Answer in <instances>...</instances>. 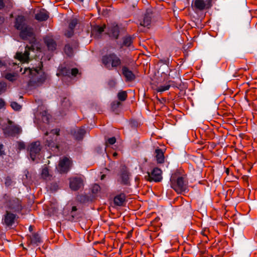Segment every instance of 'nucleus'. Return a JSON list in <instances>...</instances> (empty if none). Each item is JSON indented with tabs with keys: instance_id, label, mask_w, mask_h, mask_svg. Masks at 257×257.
<instances>
[{
	"instance_id": "obj_49",
	"label": "nucleus",
	"mask_w": 257,
	"mask_h": 257,
	"mask_svg": "<svg viewBox=\"0 0 257 257\" xmlns=\"http://www.w3.org/2000/svg\"><path fill=\"white\" fill-rule=\"evenodd\" d=\"M161 61L162 63H163L165 64H166V65H168L169 63V59L168 58L166 59L161 60Z\"/></svg>"
},
{
	"instance_id": "obj_51",
	"label": "nucleus",
	"mask_w": 257,
	"mask_h": 257,
	"mask_svg": "<svg viewBox=\"0 0 257 257\" xmlns=\"http://www.w3.org/2000/svg\"><path fill=\"white\" fill-rule=\"evenodd\" d=\"M229 169L228 168H226L225 169V173L227 175H229Z\"/></svg>"
},
{
	"instance_id": "obj_20",
	"label": "nucleus",
	"mask_w": 257,
	"mask_h": 257,
	"mask_svg": "<svg viewBox=\"0 0 257 257\" xmlns=\"http://www.w3.org/2000/svg\"><path fill=\"white\" fill-rule=\"evenodd\" d=\"M119 34L118 28L117 26H114L111 28L109 35L115 39L117 38Z\"/></svg>"
},
{
	"instance_id": "obj_34",
	"label": "nucleus",
	"mask_w": 257,
	"mask_h": 257,
	"mask_svg": "<svg viewBox=\"0 0 257 257\" xmlns=\"http://www.w3.org/2000/svg\"><path fill=\"white\" fill-rule=\"evenodd\" d=\"M77 24V20L76 19H73L71 21L69 25V29L70 30H73Z\"/></svg>"
},
{
	"instance_id": "obj_39",
	"label": "nucleus",
	"mask_w": 257,
	"mask_h": 257,
	"mask_svg": "<svg viewBox=\"0 0 257 257\" xmlns=\"http://www.w3.org/2000/svg\"><path fill=\"white\" fill-rule=\"evenodd\" d=\"M147 180L150 182H160L162 181V178H146Z\"/></svg>"
},
{
	"instance_id": "obj_52",
	"label": "nucleus",
	"mask_w": 257,
	"mask_h": 257,
	"mask_svg": "<svg viewBox=\"0 0 257 257\" xmlns=\"http://www.w3.org/2000/svg\"><path fill=\"white\" fill-rule=\"evenodd\" d=\"M129 46H130V49H134V47H132V46H131V40L130 38V44H129Z\"/></svg>"
},
{
	"instance_id": "obj_58",
	"label": "nucleus",
	"mask_w": 257,
	"mask_h": 257,
	"mask_svg": "<svg viewBox=\"0 0 257 257\" xmlns=\"http://www.w3.org/2000/svg\"><path fill=\"white\" fill-rule=\"evenodd\" d=\"M147 177H151V176H150V174H149V173H148V176H147Z\"/></svg>"
},
{
	"instance_id": "obj_55",
	"label": "nucleus",
	"mask_w": 257,
	"mask_h": 257,
	"mask_svg": "<svg viewBox=\"0 0 257 257\" xmlns=\"http://www.w3.org/2000/svg\"><path fill=\"white\" fill-rule=\"evenodd\" d=\"M131 64V65L132 66V65H133L135 64V63H134V61H133V62H130V65Z\"/></svg>"
},
{
	"instance_id": "obj_29",
	"label": "nucleus",
	"mask_w": 257,
	"mask_h": 257,
	"mask_svg": "<svg viewBox=\"0 0 257 257\" xmlns=\"http://www.w3.org/2000/svg\"><path fill=\"white\" fill-rule=\"evenodd\" d=\"M17 76L16 73H8L5 75V77L10 81H14L16 80Z\"/></svg>"
},
{
	"instance_id": "obj_18",
	"label": "nucleus",
	"mask_w": 257,
	"mask_h": 257,
	"mask_svg": "<svg viewBox=\"0 0 257 257\" xmlns=\"http://www.w3.org/2000/svg\"><path fill=\"white\" fill-rule=\"evenodd\" d=\"M45 42L49 50L53 51L55 49L56 44L52 39L49 37H46L45 39Z\"/></svg>"
},
{
	"instance_id": "obj_3",
	"label": "nucleus",
	"mask_w": 257,
	"mask_h": 257,
	"mask_svg": "<svg viewBox=\"0 0 257 257\" xmlns=\"http://www.w3.org/2000/svg\"><path fill=\"white\" fill-rule=\"evenodd\" d=\"M7 206L8 209L6 210V214L4 217V222L7 225L11 226L14 223L16 215L14 213H11L10 212L11 211L19 212L21 210L22 206L18 199H13L7 203Z\"/></svg>"
},
{
	"instance_id": "obj_40",
	"label": "nucleus",
	"mask_w": 257,
	"mask_h": 257,
	"mask_svg": "<svg viewBox=\"0 0 257 257\" xmlns=\"http://www.w3.org/2000/svg\"><path fill=\"white\" fill-rule=\"evenodd\" d=\"M122 72L125 77L126 81H128V69L127 67H123L122 68Z\"/></svg>"
},
{
	"instance_id": "obj_42",
	"label": "nucleus",
	"mask_w": 257,
	"mask_h": 257,
	"mask_svg": "<svg viewBox=\"0 0 257 257\" xmlns=\"http://www.w3.org/2000/svg\"><path fill=\"white\" fill-rule=\"evenodd\" d=\"M65 34L67 37H71L73 34V30H71L69 29V30L66 32Z\"/></svg>"
},
{
	"instance_id": "obj_56",
	"label": "nucleus",
	"mask_w": 257,
	"mask_h": 257,
	"mask_svg": "<svg viewBox=\"0 0 257 257\" xmlns=\"http://www.w3.org/2000/svg\"><path fill=\"white\" fill-rule=\"evenodd\" d=\"M230 178H225V179H227V181H230L231 180H229Z\"/></svg>"
},
{
	"instance_id": "obj_38",
	"label": "nucleus",
	"mask_w": 257,
	"mask_h": 257,
	"mask_svg": "<svg viewBox=\"0 0 257 257\" xmlns=\"http://www.w3.org/2000/svg\"><path fill=\"white\" fill-rule=\"evenodd\" d=\"M7 67V63L4 60H0V71H4V69Z\"/></svg>"
},
{
	"instance_id": "obj_61",
	"label": "nucleus",
	"mask_w": 257,
	"mask_h": 257,
	"mask_svg": "<svg viewBox=\"0 0 257 257\" xmlns=\"http://www.w3.org/2000/svg\"><path fill=\"white\" fill-rule=\"evenodd\" d=\"M116 104H117V105H118L119 104V102H117Z\"/></svg>"
},
{
	"instance_id": "obj_64",
	"label": "nucleus",
	"mask_w": 257,
	"mask_h": 257,
	"mask_svg": "<svg viewBox=\"0 0 257 257\" xmlns=\"http://www.w3.org/2000/svg\"><path fill=\"white\" fill-rule=\"evenodd\" d=\"M80 2H83L84 0H80Z\"/></svg>"
},
{
	"instance_id": "obj_53",
	"label": "nucleus",
	"mask_w": 257,
	"mask_h": 257,
	"mask_svg": "<svg viewBox=\"0 0 257 257\" xmlns=\"http://www.w3.org/2000/svg\"><path fill=\"white\" fill-rule=\"evenodd\" d=\"M137 6V3L135 2L134 3L133 5H132V7L134 8H135Z\"/></svg>"
},
{
	"instance_id": "obj_50",
	"label": "nucleus",
	"mask_w": 257,
	"mask_h": 257,
	"mask_svg": "<svg viewBox=\"0 0 257 257\" xmlns=\"http://www.w3.org/2000/svg\"><path fill=\"white\" fill-rule=\"evenodd\" d=\"M3 147L2 145H0V156H1L4 152V151L3 150Z\"/></svg>"
},
{
	"instance_id": "obj_1",
	"label": "nucleus",
	"mask_w": 257,
	"mask_h": 257,
	"mask_svg": "<svg viewBox=\"0 0 257 257\" xmlns=\"http://www.w3.org/2000/svg\"><path fill=\"white\" fill-rule=\"evenodd\" d=\"M15 27L18 30H21L20 36L23 40H29L31 46H27L24 53L18 52L15 58L22 62H28L29 59L30 51H39L40 47L39 44L36 43V40L34 37L33 29L27 25V20L23 16H18L16 18Z\"/></svg>"
},
{
	"instance_id": "obj_57",
	"label": "nucleus",
	"mask_w": 257,
	"mask_h": 257,
	"mask_svg": "<svg viewBox=\"0 0 257 257\" xmlns=\"http://www.w3.org/2000/svg\"><path fill=\"white\" fill-rule=\"evenodd\" d=\"M13 64L14 65V66H17V65L15 64V63H13Z\"/></svg>"
},
{
	"instance_id": "obj_32",
	"label": "nucleus",
	"mask_w": 257,
	"mask_h": 257,
	"mask_svg": "<svg viewBox=\"0 0 257 257\" xmlns=\"http://www.w3.org/2000/svg\"><path fill=\"white\" fill-rule=\"evenodd\" d=\"M116 142V139L115 137H111L107 139L105 142L106 148H107L109 145H112Z\"/></svg>"
},
{
	"instance_id": "obj_2",
	"label": "nucleus",
	"mask_w": 257,
	"mask_h": 257,
	"mask_svg": "<svg viewBox=\"0 0 257 257\" xmlns=\"http://www.w3.org/2000/svg\"><path fill=\"white\" fill-rule=\"evenodd\" d=\"M25 76L28 78V84L29 86L38 85L46 79L45 74L42 71L41 68H25L23 72Z\"/></svg>"
},
{
	"instance_id": "obj_26",
	"label": "nucleus",
	"mask_w": 257,
	"mask_h": 257,
	"mask_svg": "<svg viewBox=\"0 0 257 257\" xmlns=\"http://www.w3.org/2000/svg\"><path fill=\"white\" fill-rule=\"evenodd\" d=\"M127 96V92L125 91H122L119 92L117 94L118 98L120 101L125 100Z\"/></svg>"
},
{
	"instance_id": "obj_22",
	"label": "nucleus",
	"mask_w": 257,
	"mask_h": 257,
	"mask_svg": "<svg viewBox=\"0 0 257 257\" xmlns=\"http://www.w3.org/2000/svg\"><path fill=\"white\" fill-rule=\"evenodd\" d=\"M31 242L33 244H38L41 242V238L38 234H33L30 238Z\"/></svg>"
},
{
	"instance_id": "obj_44",
	"label": "nucleus",
	"mask_w": 257,
	"mask_h": 257,
	"mask_svg": "<svg viewBox=\"0 0 257 257\" xmlns=\"http://www.w3.org/2000/svg\"><path fill=\"white\" fill-rule=\"evenodd\" d=\"M18 148L21 149H23L25 148V144L23 142H18Z\"/></svg>"
},
{
	"instance_id": "obj_28",
	"label": "nucleus",
	"mask_w": 257,
	"mask_h": 257,
	"mask_svg": "<svg viewBox=\"0 0 257 257\" xmlns=\"http://www.w3.org/2000/svg\"><path fill=\"white\" fill-rule=\"evenodd\" d=\"M50 118V115H49V114H48L47 111H44V112H42V119L44 122L47 123L49 122Z\"/></svg>"
},
{
	"instance_id": "obj_27",
	"label": "nucleus",
	"mask_w": 257,
	"mask_h": 257,
	"mask_svg": "<svg viewBox=\"0 0 257 257\" xmlns=\"http://www.w3.org/2000/svg\"><path fill=\"white\" fill-rule=\"evenodd\" d=\"M170 87V85L167 84L165 85H160L156 88V90L157 92H163L169 89Z\"/></svg>"
},
{
	"instance_id": "obj_13",
	"label": "nucleus",
	"mask_w": 257,
	"mask_h": 257,
	"mask_svg": "<svg viewBox=\"0 0 257 257\" xmlns=\"http://www.w3.org/2000/svg\"><path fill=\"white\" fill-rule=\"evenodd\" d=\"M49 18V13L45 10H40L35 15V19L39 21L47 20Z\"/></svg>"
},
{
	"instance_id": "obj_48",
	"label": "nucleus",
	"mask_w": 257,
	"mask_h": 257,
	"mask_svg": "<svg viewBox=\"0 0 257 257\" xmlns=\"http://www.w3.org/2000/svg\"><path fill=\"white\" fill-rule=\"evenodd\" d=\"M130 96L135 98V90L130 89Z\"/></svg>"
},
{
	"instance_id": "obj_21",
	"label": "nucleus",
	"mask_w": 257,
	"mask_h": 257,
	"mask_svg": "<svg viewBox=\"0 0 257 257\" xmlns=\"http://www.w3.org/2000/svg\"><path fill=\"white\" fill-rule=\"evenodd\" d=\"M70 215L72 217V218H74V216H75L76 215V213H75V212L77 210V208L76 206H72L71 207V208H70V206H69V205H67L65 208L64 209V213H66V211L68 210L69 211V210H70Z\"/></svg>"
},
{
	"instance_id": "obj_16",
	"label": "nucleus",
	"mask_w": 257,
	"mask_h": 257,
	"mask_svg": "<svg viewBox=\"0 0 257 257\" xmlns=\"http://www.w3.org/2000/svg\"><path fill=\"white\" fill-rule=\"evenodd\" d=\"M12 7V0H0V10L10 9Z\"/></svg>"
},
{
	"instance_id": "obj_54",
	"label": "nucleus",
	"mask_w": 257,
	"mask_h": 257,
	"mask_svg": "<svg viewBox=\"0 0 257 257\" xmlns=\"http://www.w3.org/2000/svg\"><path fill=\"white\" fill-rule=\"evenodd\" d=\"M117 155V154L116 153H114L113 154V156L114 157H116Z\"/></svg>"
},
{
	"instance_id": "obj_59",
	"label": "nucleus",
	"mask_w": 257,
	"mask_h": 257,
	"mask_svg": "<svg viewBox=\"0 0 257 257\" xmlns=\"http://www.w3.org/2000/svg\"><path fill=\"white\" fill-rule=\"evenodd\" d=\"M132 230H130V232H129L130 235L131 234V231H132Z\"/></svg>"
},
{
	"instance_id": "obj_10",
	"label": "nucleus",
	"mask_w": 257,
	"mask_h": 257,
	"mask_svg": "<svg viewBox=\"0 0 257 257\" xmlns=\"http://www.w3.org/2000/svg\"><path fill=\"white\" fill-rule=\"evenodd\" d=\"M60 130L56 128L52 130L50 134L52 135L55 137V142L51 140H48L47 139V145L52 150H55V149H59L60 145L57 142V138L59 136Z\"/></svg>"
},
{
	"instance_id": "obj_19",
	"label": "nucleus",
	"mask_w": 257,
	"mask_h": 257,
	"mask_svg": "<svg viewBox=\"0 0 257 257\" xmlns=\"http://www.w3.org/2000/svg\"><path fill=\"white\" fill-rule=\"evenodd\" d=\"M138 76L139 72L136 67L134 66V68H132L131 70H130V81L135 80Z\"/></svg>"
},
{
	"instance_id": "obj_23",
	"label": "nucleus",
	"mask_w": 257,
	"mask_h": 257,
	"mask_svg": "<svg viewBox=\"0 0 257 257\" xmlns=\"http://www.w3.org/2000/svg\"><path fill=\"white\" fill-rule=\"evenodd\" d=\"M62 73L65 75H69L71 74L72 76H75L78 73V70L77 68H73L70 71L68 70L66 72L64 70H62Z\"/></svg>"
},
{
	"instance_id": "obj_35",
	"label": "nucleus",
	"mask_w": 257,
	"mask_h": 257,
	"mask_svg": "<svg viewBox=\"0 0 257 257\" xmlns=\"http://www.w3.org/2000/svg\"><path fill=\"white\" fill-rule=\"evenodd\" d=\"M7 89V84L6 82H0V94L4 93Z\"/></svg>"
},
{
	"instance_id": "obj_33",
	"label": "nucleus",
	"mask_w": 257,
	"mask_h": 257,
	"mask_svg": "<svg viewBox=\"0 0 257 257\" xmlns=\"http://www.w3.org/2000/svg\"><path fill=\"white\" fill-rule=\"evenodd\" d=\"M12 108L15 110H20L21 109V105L18 104L17 102L13 101L11 103Z\"/></svg>"
},
{
	"instance_id": "obj_11",
	"label": "nucleus",
	"mask_w": 257,
	"mask_h": 257,
	"mask_svg": "<svg viewBox=\"0 0 257 257\" xmlns=\"http://www.w3.org/2000/svg\"><path fill=\"white\" fill-rule=\"evenodd\" d=\"M83 181L81 178H71L70 181V187L72 190H77L82 187Z\"/></svg>"
},
{
	"instance_id": "obj_5",
	"label": "nucleus",
	"mask_w": 257,
	"mask_h": 257,
	"mask_svg": "<svg viewBox=\"0 0 257 257\" xmlns=\"http://www.w3.org/2000/svg\"><path fill=\"white\" fill-rule=\"evenodd\" d=\"M171 187L178 193L185 191L186 189L187 183L184 178H170Z\"/></svg>"
},
{
	"instance_id": "obj_31",
	"label": "nucleus",
	"mask_w": 257,
	"mask_h": 257,
	"mask_svg": "<svg viewBox=\"0 0 257 257\" xmlns=\"http://www.w3.org/2000/svg\"><path fill=\"white\" fill-rule=\"evenodd\" d=\"M64 51L68 56H71L73 55V50L69 45H66L65 46Z\"/></svg>"
},
{
	"instance_id": "obj_60",
	"label": "nucleus",
	"mask_w": 257,
	"mask_h": 257,
	"mask_svg": "<svg viewBox=\"0 0 257 257\" xmlns=\"http://www.w3.org/2000/svg\"><path fill=\"white\" fill-rule=\"evenodd\" d=\"M101 177H105V176L104 175H102Z\"/></svg>"
},
{
	"instance_id": "obj_6",
	"label": "nucleus",
	"mask_w": 257,
	"mask_h": 257,
	"mask_svg": "<svg viewBox=\"0 0 257 257\" xmlns=\"http://www.w3.org/2000/svg\"><path fill=\"white\" fill-rule=\"evenodd\" d=\"M4 134L8 136H13L21 133V128L17 125L15 124L13 122L8 120V125L3 128Z\"/></svg>"
},
{
	"instance_id": "obj_8",
	"label": "nucleus",
	"mask_w": 257,
	"mask_h": 257,
	"mask_svg": "<svg viewBox=\"0 0 257 257\" xmlns=\"http://www.w3.org/2000/svg\"><path fill=\"white\" fill-rule=\"evenodd\" d=\"M71 165V161L69 158L64 157L61 158L57 169L60 173H65L69 171Z\"/></svg>"
},
{
	"instance_id": "obj_25",
	"label": "nucleus",
	"mask_w": 257,
	"mask_h": 257,
	"mask_svg": "<svg viewBox=\"0 0 257 257\" xmlns=\"http://www.w3.org/2000/svg\"><path fill=\"white\" fill-rule=\"evenodd\" d=\"M153 177H161L162 174V171L159 168H155L151 172Z\"/></svg>"
},
{
	"instance_id": "obj_30",
	"label": "nucleus",
	"mask_w": 257,
	"mask_h": 257,
	"mask_svg": "<svg viewBox=\"0 0 257 257\" xmlns=\"http://www.w3.org/2000/svg\"><path fill=\"white\" fill-rule=\"evenodd\" d=\"M100 187L98 184H95L92 186L91 191H92V193L94 195H96L98 192H100Z\"/></svg>"
},
{
	"instance_id": "obj_63",
	"label": "nucleus",
	"mask_w": 257,
	"mask_h": 257,
	"mask_svg": "<svg viewBox=\"0 0 257 257\" xmlns=\"http://www.w3.org/2000/svg\"><path fill=\"white\" fill-rule=\"evenodd\" d=\"M22 68H21L20 69V71H22Z\"/></svg>"
},
{
	"instance_id": "obj_41",
	"label": "nucleus",
	"mask_w": 257,
	"mask_h": 257,
	"mask_svg": "<svg viewBox=\"0 0 257 257\" xmlns=\"http://www.w3.org/2000/svg\"><path fill=\"white\" fill-rule=\"evenodd\" d=\"M130 124L131 125L132 127L136 128L138 126L139 123L136 119H132L130 121Z\"/></svg>"
},
{
	"instance_id": "obj_17",
	"label": "nucleus",
	"mask_w": 257,
	"mask_h": 257,
	"mask_svg": "<svg viewBox=\"0 0 257 257\" xmlns=\"http://www.w3.org/2000/svg\"><path fill=\"white\" fill-rule=\"evenodd\" d=\"M114 203L117 206H122L125 201V195L120 194L116 196L114 198Z\"/></svg>"
},
{
	"instance_id": "obj_15",
	"label": "nucleus",
	"mask_w": 257,
	"mask_h": 257,
	"mask_svg": "<svg viewBox=\"0 0 257 257\" xmlns=\"http://www.w3.org/2000/svg\"><path fill=\"white\" fill-rule=\"evenodd\" d=\"M155 158L158 163L162 164L164 162V152L161 149H157L155 150Z\"/></svg>"
},
{
	"instance_id": "obj_4",
	"label": "nucleus",
	"mask_w": 257,
	"mask_h": 257,
	"mask_svg": "<svg viewBox=\"0 0 257 257\" xmlns=\"http://www.w3.org/2000/svg\"><path fill=\"white\" fill-rule=\"evenodd\" d=\"M102 63L108 69L115 67L120 64L119 59L114 54H109L102 57Z\"/></svg>"
},
{
	"instance_id": "obj_7",
	"label": "nucleus",
	"mask_w": 257,
	"mask_h": 257,
	"mask_svg": "<svg viewBox=\"0 0 257 257\" xmlns=\"http://www.w3.org/2000/svg\"><path fill=\"white\" fill-rule=\"evenodd\" d=\"M192 6L194 10L202 11L210 9L212 6V4L210 0H193Z\"/></svg>"
},
{
	"instance_id": "obj_43",
	"label": "nucleus",
	"mask_w": 257,
	"mask_h": 257,
	"mask_svg": "<svg viewBox=\"0 0 257 257\" xmlns=\"http://www.w3.org/2000/svg\"><path fill=\"white\" fill-rule=\"evenodd\" d=\"M12 180L11 179V178H7L6 181H5V184L7 186H9L11 185L12 184Z\"/></svg>"
},
{
	"instance_id": "obj_9",
	"label": "nucleus",
	"mask_w": 257,
	"mask_h": 257,
	"mask_svg": "<svg viewBox=\"0 0 257 257\" xmlns=\"http://www.w3.org/2000/svg\"><path fill=\"white\" fill-rule=\"evenodd\" d=\"M41 150L40 143L38 141L33 142L29 145L28 150L30 152V157L33 161H34L39 155Z\"/></svg>"
},
{
	"instance_id": "obj_12",
	"label": "nucleus",
	"mask_w": 257,
	"mask_h": 257,
	"mask_svg": "<svg viewBox=\"0 0 257 257\" xmlns=\"http://www.w3.org/2000/svg\"><path fill=\"white\" fill-rule=\"evenodd\" d=\"M85 133L84 127L75 128L72 132L75 139L77 140H82Z\"/></svg>"
},
{
	"instance_id": "obj_24",
	"label": "nucleus",
	"mask_w": 257,
	"mask_h": 257,
	"mask_svg": "<svg viewBox=\"0 0 257 257\" xmlns=\"http://www.w3.org/2000/svg\"><path fill=\"white\" fill-rule=\"evenodd\" d=\"M186 174H185L184 171L180 168L178 169H177L174 173L172 174V177H184L185 176Z\"/></svg>"
},
{
	"instance_id": "obj_47",
	"label": "nucleus",
	"mask_w": 257,
	"mask_h": 257,
	"mask_svg": "<svg viewBox=\"0 0 257 257\" xmlns=\"http://www.w3.org/2000/svg\"><path fill=\"white\" fill-rule=\"evenodd\" d=\"M5 105V102L2 99H0V109L3 108Z\"/></svg>"
},
{
	"instance_id": "obj_14",
	"label": "nucleus",
	"mask_w": 257,
	"mask_h": 257,
	"mask_svg": "<svg viewBox=\"0 0 257 257\" xmlns=\"http://www.w3.org/2000/svg\"><path fill=\"white\" fill-rule=\"evenodd\" d=\"M151 15L149 13H147L144 15L143 21H140V24L141 26L144 27L149 28V27L151 25Z\"/></svg>"
},
{
	"instance_id": "obj_36",
	"label": "nucleus",
	"mask_w": 257,
	"mask_h": 257,
	"mask_svg": "<svg viewBox=\"0 0 257 257\" xmlns=\"http://www.w3.org/2000/svg\"><path fill=\"white\" fill-rule=\"evenodd\" d=\"M49 175V174L48 168L46 166L44 167L41 172L42 177H48Z\"/></svg>"
},
{
	"instance_id": "obj_37",
	"label": "nucleus",
	"mask_w": 257,
	"mask_h": 257,
	"mask_svg": "<svg viewBox=\"0 0 257 257\" xmlns=\"http://www.w3.org/2000/svg\"><path fill=\"white\" fill-rule=\"evenodd\" d=\"M105 27V26H104L103 27H99L98 26H96L94 28L93 31H95L100 34L104 31Z\"/></svg>"
},
{
	"instance_id": "obj_45",
	"label": "nucleus",
	"mask_w": 257,
	"mask_h": 257,
	"mask_svg": "<svg viewBox=\"0 0 257 257\" xmlns=\"http://www.w3.org/2000/svg\"><path fill=\"white\" fill-rule=\"evenodd\" d=\"M29 175H32V173H30V172L27 170H25L24 171V174H23V176H25V177H28V176Z\"/></svg>"
},
{
	"instance_id": "obj_46",
	"label": "nucleus",
	"mask_w": 257,
	"mask_h": 257,
	"mask_svg": "<svg viewBox=\"0 0 257 257\" xmlns=\"http://www.w3.org/2000/svg\"><path fill=\"white\" fill-rule=\"evenodd\" d=\"M49 135H50V133H48V132H46V133H45V135H46V136H48ZM51 136H52V135H51V134H50V136H49V137H48L47 138H46V140H47V139H48V140H51L53 141H54V142H55V137H54V138L52 139H49V138H51ZM47 142H46V145H47V146H48V145H47Z\"/></svg>"
},
{
	"instance_id": "obj_62",
	"label": "nucleus",
	"mask_w": 257,
	"mask_h": 257,
	"mask_svg": "<svg viewBox=\"0 0 257 257\" xmlns=\"http://www.w3.org/2000/svg\"><path fill=\"white\" fill-rule=\"evenodd\" d=\"M139 179V178H136V181H137Z\"/></svg>"
}]
</instances>
